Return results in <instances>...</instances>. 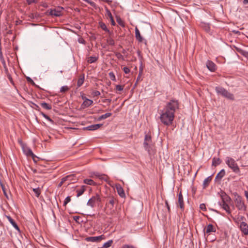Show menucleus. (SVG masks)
Returning a JSON list of instances; mask_svg holds the SVG:
<instances>
[{
    "label": "nucleus",
    "instance_id": "obj_18",
    "mask_svg": "<svg viewBox=\"0 0 248 248\" xmlns=\"http://www.w3.org/2000/svg\"><path fill=\"white\" fill-rule=\"evenodd\" d=\"M220 205L222 207V208L226 211V212L228 214L231 213V211L230 210V207L228 205V204L224 202V201H222V202L220 203Z\"/></svg>",
    "mask_w": 248,
    "mask_h": 248
},
{
    "label": "nucleus",
    "instance_id": "obj_59",
    "mask_svg": "<svg viewBox=\"0 0 248 248\" xmlns=\"http://www.w3.org/2000/svg\"><path fill=\"white\" fill-rule=\"evenodd\" d=\"M205 30L207 31H208L210 30V27L208 25H206L205 26Z\"/></svg>",
    "mask_w": 248,
    "mask_h": 248
},
{
    "label": "nucleus",
    "instance_id": "obj_45",
    "mask_svg": "<svg viewBox=\"0 0 248 248\" xmlns=\"http://www.w3.org/2000/svg\"><path fill=\"white\" fill-rule=\"evenodd\" d=\"M200 208L201 210L203 211H206V205L204 203H202L200 205Z\"/></svg>",
    "mask_w": 248,
    "mask_h": 248
},
{
    "label": "nucleus",
    "instance_id": "obj_1",
    "mask_svg": "<svg viewBox=\"0 0 248 248\" xmlns=\"http://www.w3.org/2000/svg\"><path fill=\"white\" fill-rule=\"evenodd\" d=\"M178 108L179 103L176 100L172 99L167 103L160 114L161 122L165 125H171L174 118V113Z\"/></svg>",
    "mask_w": 248,
    "mask_h": 248
},
{
    "label": "nucleus",
    "instance_id": "obj_50",
    "mask_svg": "<svg viewBox=\"0 0 248 248\" xmlns=\"http://www.w3.org/2000/svg\"><path fill=\"white\" fill-rule=\"evenodd\" d=\"M27 80L28 82L31 83L32 85H35V83L34 82V81L32 80V79L31 78L27 77Z\"/></svg>",
    "mask_w": 248,
    "mask_h": 248
},
{
    "label": "nucleus",
    "instance_id": "obj_64",
    "mask_svg": "<svg viewBox=\"0 0 248 248\" xmlns=\"http://www.w3.org/2000/svg\"><path fill=\"white\" fill-rule=\"evenodd\" d=\"M243 3L245 4H248V0H243Z\"/></svg>",
    "mask_w": 248,
    "mask_h": 248
},
{
    "label": "nucleus",
    "instance_id": "obj_9",
    "mask_svg": "<svg viewBox=\"0 0 248 248\" xmlns=\"http://www.w3.org/2000/svg\"><path fill=\"white\" fill-rule=\"evenodd\" d=\"M178 197V202L177 203V206L179 207L181 210L184 211L185 208V205L183 196L181 190L179 192Z\"/></svg>",
    "mask_w": 248,
    "mask_h": 248
},
{
    "label": "nucleus",
    "instance_id": "obj_20",
    "mask_svg": "<svg viewBox=\"0 0 248 248\" xmlns=\"http://www.w3.org/2000/svg\"><path fill=\"white\" fill-rule=\"evenodd\" d=\"M86 186H82L79 189H78L77 190V196L78 197L82 195L84 191L86 190Z\"/></svg>",
    "mask_w": 248,
    "mask_h": 248
},
{
    "label": "nucleus",
    "instance_id": "obj_21",
    "mask_svg": "<svg viewBox=\"0 0 248 248\" xmlns=\"http://www.w3.org/2000/svg\"><path fill=\"white\" fill-rule=\"evenodd\" d=\"M24 152L27 155L31 156L32 159L34 160V157H36V156L33 154L32 151L31 149H24Z\"/></svg>",
    "mask_w": 248,
    "mask_h": 248
},
{
    "label": "nucleus",
    "instance_id": "obj_24",
    "mask_svg": "<svg viewBox=\"0 0 248 248\" xmlns=\"http://www.w3.org/2000/svg\"><path fill=\"white\" fill-rule=\"evenodd\" d=\"M112 114L111 113H107L105 114L101 115L100 117H99L97 119L98 121H101L102 120L105 119L110 116H111Z\"/></svg>",
    "mask_w": 248,
    "mask_h": 248
},
{
    "label": "nucleus",
    "instance_id": "obj_44",
    "mask_svg": "<svg viewBox=\"0 0 248 248\" xmlns=\"http://www.w3.org/2000/svg\"><path fill=\"white\" fill-rule=\"evenodd\" d=\"M71 201V198L69 196H67L64 200V202H63V205L66 206V204L69 202Z\"/></svg>",
    "mask_w": 248,
    "mask_h": 248
},
{
    "label": "nucleus",
    "instance_id": "obj_15",
    "mask_svg": "<svg viewBox=\"0 0 248 248\" xmlns=\"http://www.w3.org/2000/svg\"><path fill=\"white\" fill-rule=\"evenodd\" d=\"M135 37L136 39L140 43L142 42L144 40L142 37L141 36L140 31L137 27H136L135 28Z\"/></svg>",
    "mask_w": 248,
    "mask_h": 248
},
{
    "label": "nucleus",
    "instance_id": "obj_48",
    "mask_svg": "<svg viewBox=\"0 0 248 248\" xmlns=\"http://www.w3.org/2000/svg\"><path fill=\"white\" fill-rule=\"evenodd\" d=\"M123 71L125 74H128L130 72V69L127 67H124L123 68Z\"/></svg>",
    "mask_w": 248,
    "mask_h": 248
},
{
    "label": "nucleus",
    "instance_id": "obj_13",
    "mask_svg": "<svg viewBox=\"0 0 248 248\" xmlns=\"http://www.w3.org/2000/svg\"><path fill=\"white\" fill-rule=\"evenodd\" d=\"M225 174V171L224 169L221 170L216 175L215 180L220 181Z\"/></svg>",
    "mask_w": 248,
    "mask_h": 248
},
{
    "label": "nucleus",
    "instance_id": "obj_36",
    "mask_svg": "<svg viewBox=\"0 0 248 248\" xmlns=\"http://www.w3.org/2000/svg\"><path fill=\"white\" fill-rule=\"evenodd\" d=\"M69 88L67 86H62L60 89L61 93H65L69 90Z\"/></svg>",
    "mask_w": 248,
    "mask_h": 248
},
{
    "label": "nucleus",
    "instance_id": "obj_28",
    "mask_svg": "<svg viewBox=\"0 0 248 248\" xmlns=\"http://www.w3.org/2000/svg\"><path fill=\"white\" fill-rule=\"evenodd\" d=\"M105 10L106 11V14L105 16L107 17V18H109L110 20L113 19V18L110 11L108 9V8L107 7H105Z\"/></svg>",
    "mask_w": 248,
    "mask_h": 248
},
{
    "label": "nucleus",
    "instance_id": "obj_33",
    "mask_svg": "<svg viewBox=\"0 0 248 248\" xmlns=\"http://www.w3.org/2000/svg\"><path fill=\"white\" fill-rule=\"evenodd\" d=\"M33 191L37 197H38L40 196L41 193V190L39 187L36 188H33Z\"/></svg>",
    "mask_w": 248,
    "mask_h": 248
},
{
    "label": "nucleus",
    "instance_id": "obj_31",
    "mask_svg": "<svg viewBox=\"0 0 248 248\" xmlns=\"http://www.w3.org/2000/svg\"><path fill=\"white\" fill-rule=\"evenodd\" d=\"M221 162L219 158H213L212 160V165L216 166L219 165Z\"/></svg>",
    "mask_w": 248,
    "mask_h": 248
},
{
    "label": "nucleus",
    "instance_id": "obj_46",
    "mask_svg": "<svg viewBox=\"0 0 248 248\" xmlns=\"http://www.w3.org/2000/svg\"><path fill=\"white\" fill-rule=\"evenodd\" d=\"M7 75V78L9 80L11 83L13 85H14V81L13 80L11 75L10 74H8V75Z\"/></svg>",
    "mask_w": 248,
    "mask_h": 248
},
{
    "label": "nucleus",
    "instance_id": "obj_39",
    "mask_svg": "<svg viewBox=\"0 0 248 248\" xmlns=\"http://www.w3.org/2000/svg\"><path fill=\"white\" fill-rule=\"evenodd\" d=\"M41 115L45 118H46V120H47L49 122H51L52 123H53L54 122L49 117H48L47 115H46V114L44 113L43 112H41Z\"/></svg>",
    "mask_w": 248,
    "mask_h": 248
},
{
    "label": "nucleus",
    "instance_id": "obj_38",
    "mask_svg": "<svg viewBox=\"0 0 248 248\" xmlns=\"http://www.w3.org/2000/svg\"><path fill=\"white\" fill-rule=\"evenodd\" d=\"M124 85H117L116 86L115 90L116 91H122L124 90Z\"/></svg>",
    "mask_w": 248,
    "mask_h": 248
},
{
    "label": "nucleus",
    "instance_id": "obj_54",
    "mask_svg": "<svg viewBox=\"0 0 248 248\" xmlns=\"http://www.w3.org/2000/svg\"><path fill=\"white\" fill-rule=\"evenodd\" d=\"M141 75H140V72H139V75H138V78H137V81H136V84H136L138 83V82L139 81H140V80H141V79H140V77H141Z\"/></svg>",
    "mask_w": 248,
    "mask_h": 248
},
{
    "label": "nucleus",
    "instance_id": "obj_14",
    "mask_svg": "<svg viewBox=\"0 0 248 248\" xmlns=\"http://www.w3.org/2000/svg\"><path fill=\"white\" fill-rule=\"evenodd\" d=\"M204 232H215L216 229L212 224H210L208 225L206 228H203Z\"/></svg>",
    "mask_w": 248,
    "mask_h": 248
},
{
    "label": "nucleus",
    "instance_id": "obj_37",
    "mask_svg": "<svg viewBox=\"0 0 248 248\" xmlns=\"http://www.w3.org/2000/svg\"><path fill=\"white\" fill-rule=\"evenodd\" d=\"M108 76L111 80H112V81H116V77L113 72H109L108 73Z\"/></svg>",
    "mask_w": 248,
    "mask_h": 248
},
{
    "label": "nucleus",
    "instance_id": "obj_53",
    "mask_svg": "<svg viewBox=\"0 0 248 248\" xmlns=\"http://www.w3.org/2000/svg\"><path fill=\"white\" fill-rule=\"evenodd\" d=\"M204 237H206V239H210L209 236L211 234H212L213 233H204Z\"/></svg>",
    "mask_w": 248,
    "mask_h": 248
},
{
    "label": "nucleus",
    "instance_id": "obj_17",
    "mask_svg": "<svg viewBox=\"0 0 248 248\" xmlns=\"http://www.w3.org/2000/svg\"><path fill=\"white\" fill-rule=\"evenodd\" d=\"M240 228L242 232H248V225L246 223L241 222Z\"/></svg>",
    "mask_w": 248,
    "mask_h": 248
},
{
    "label": "nucleus",
    "instance_id": "obj_56",
    "mask_svg": "<svg viewBox=\"0 0 248 248\" xmlns=\"http://www.w3.org/2000/svg\"><path fill=\"white\" fill-rule=\"evenodd\" d=\"M243 56L246 57L248 60V51H245Z\"/></svg>",
    "mask_w": 248,
    "mask_h": 248
},
{
    "label": "nucleus",
    "instance_id": "obj_60",
    "mask_svg": "<svg viewBox=\"0 0 248 248\" xmlns=\"http://www.w3.org/2000/svg\"><path fill=\"white\" fill-rule=\"evenodd\" d=\"M110 21H111V25L112 26H115V22L113 18L111 20H110Z\"/></svg>",
    "mask_w": 248,
    "mask_h": 248
},
{
    "label": "nucleus",
    "instance_id": "obj_6",
    "mask_svg": "<svg viewBox=\"0 0 248 248\" xmlns=\"http://www.w3.org/2000/svg\"><path fill=\"white\" fill-rule=\"evenodd\" d=\"M152 137L150 135H145L143 145L145 149L150 154V149L152 146Z\"/></svg>",
    "mask_w": 248,
    "mask_h": 248
},
{
    "label": "nucleus",
    "instance_id": "obj_7",
    "mask_svg": "<svg viewBox=\"0 0 248 248\" xmlns=\"http://www.w3.org/2000/svg\"><path fill=\"white\" fill-rule=\"evenodd\" d=\"M63 8L62 7H58L54 9H50L49 12V15L54 16H60L62 15V11Z\"/></svg>",
    "mask_w": 248,
    "mask_h": 248
},
{
    "label": "nucleus",
    "instance_id": "obj_58",
    "mask_svg": "<svg viewBox=\"0 0 248 248\" xmlns=\"http://www.w3.org/2000/svg\"><path fill=\"white\" fill-rule=\"evenodd\" d=\"M4 59V57L3 56L1 50L0 48V60H2V59Z\"/></svg>",
    "mask_w": 248,
    "mask_h": 248
},
{
    "label": "nucleus",
    "instance_id": "obj_29",
    "mask_svg": "<svg viewBox=\"0 0 248 248\" xmlns=\"http://www.w3.org/2000/svg\"><path fill=\"white\" fill-rule=\"evenodd\" d=\"M99 24L100 27L103 30H104V31H105L106 32H109V30L108 29V28L107 27V26L106 25V24L104 23L100 22Z\"/></svg>",
    "mask_w": 248,
    "mask_h": 248
},
{
    "label": "nucleus",
    "instance_id": "obj_19",
    "mask_svg": "<svg viewBox=\"0 0 248 248\" xmlns=\"http://www.w3.org/2000/svg\"><path fill=\"white\" fill-rule=\"evenodd\" d=\"M116 189L118 194L121 197H124L125 196V193L123 188L120 186H116Z\"/></svg>",
    "mask_w": 248,
    "mask_h": 248
},
{
    "label": "nucleus",
    "instance_id": "obj_41",
    "mask_svg": "<svg viewBox=\"0 0 248 248\" xmlns=\"http://www.w3.org/2000/svg\"><path fill=\"white\" fill-rule=\"evenodd\" d=\"M1 188H2V191H3V194L4 195V196L7 198L8 199V194L7 193V192H6V188L5 187V186L1 184Z\"/></svg>",
    "mask_w": 248,
    "mask_h": 248
},
{
    "label": "nucleus",
    "instance_id": "obj_12",
    "mask_svg": "<svg viewBox=\"0 0 248 248\" xmlns=\"http://www.w3.org/2000/svg\"><path fill=\"white\" fill-rule=\"evenodd\" d=\"M93 103V101L89 99H86L81 104V108H85L91 106Z\"/></svg>",
    "mask_w": 248,
    "mask_h": 248
},
{
    "label": "nucleus",
    "instance_id": "obj_2",
    "mask_svg": "<svg viewBox=\"0 0 248 248\" xmlns=\"http://www.w3.org/2000/svg\"><path fill=\"white\" fill-rule=\"evenodd\" d=\"M215 90L218 94L221 95L224 97L231 100H233L234 99L233 94L229 92L226 89L223 87H216Z\"/></svg>",
    "mask_w": 248,
    "mask_h": 248
},
{
    "label": "nucleus",
    "instance_id": "obj_42",
    "mask_svg": "<svg viewBox=\"0 0 248 248\" xmlns=\"http://www.w3.org/2000/svg\"><path fill=\"white\" fill-rule=\"evenodd\" d=\"M117 21L118 23V24L121 25L122 27L124 26V24L123 21L121 19L120 17H117Z\"/></svg>",
    "mask_w": 248,
    "mask_h": 248
},
{
    "label": "nucleus",
    "instance_id": "obj_35",
    "mask_svg": "<svg viewBox=\"0 0 248 248\" xmlns=\"http://www.w3.org/2000/svg\"><path fill=\"white\" fill-rule=\"evenodd\" d=\"M231 201V198L228 195H225L224 197H222V201L225 202H230Z\"/></svg>",
    "mask_w": 248,
    "mask_h": 248
},
{
    "label": "nucleus",
    "instance_id": "obj_47",
    "mask_svg": "<svg viewBox=\"0 0 248 248\" xmlns=\"http://www.w3.org/2000/svg\"><path fill=\"white\" fill-rule=\"evenodd\" d=\"M165 205L167 208L168 211L170 213V206L169 204V202H168V201L165 200Z\"/></svg>",
    "mask_w": 248,
    "mask_h": 248
},
{
    "label": "nucleus",
    "instance_id": "obj_57",
    "mask_svg": "<svg viewBox=\"0 0 248 248\" xmlns=\"http://www.w3.org/2000/svg\"><path fill=\"white\" fill-rule=\"evenodd\" d=\"M0 61L1 62V63H2L3 67L5 66H6V62H5V61L4 60V59L0 60Z\"/></svg>",
    "mask_w": 248,
    "mask_h": 248
},
{
    "label": "nucleus",
    "instance_id": "obj_5",
    "mask_svg": "<svg viewBox=\"0 0 248 248\" xmlns=\"http://www.w3.org/2000/svg\"><path fill=\"white\" fill-rule=\"evenodd\" d=\"M234 202L236 207L239 210L245 211L246 210V206L245 205L241 196L239 195L236 196Z\"/></svg>",
    "mask_w": 248,
    "mask_h": 248
},
{
    "label": "nucleus",
    "instance_id": "obj_51",
    "mask_svg": "<svg viewBox=\"0 0 248 248\" xmlns=\"http://www.w3.org/2000/svg\"><path fill=\"white\" fill-rule=\"evenodd\" d=\"M26 1L29 5L31 4L32 3L36 2V1L35 0H26Z\"/></svg>",
    "mask_w": 248,
    "mask_h": 248
},
{
    "label": "nucleus",
    "instance_id": "obj_49",
    "mask_svg": "<svg viewBox=\"0 0 248 248\" xmlns=\"http://www.w3.org/2000/svg\"><path fill=\"white\" fill-rule=\"evenodd\" d=\"M92 95L94 96H97L100 95V93L98 91H94L93 92Z\"/></svg>",
    "mask_w": 248,
    "mask_h": 248
},
{
    "label": "nucleus",
    "instance_id": "obj_23",
    "mask_svg": "<svg viewBox=\"0 0 248 248\" xmlns=\"http://www.w3.org/2000/svg\"><path fill=\"white\" fill-rule=\"evenodd\" d=\"M211 180H212V176H209L207 178H206L205 179H204L203 183V187L205 188L206 187H207L208 186L209 183L211 181Z\"/></svg>",
    "mask_w": 248,
    "mask_h": 248
},
{
    "label": "nucleus",
    "instance_id": "obj_4",
    "mask_svg": "<svg viewBox=\"0 0 248 248\" xmlns=\"http://www.w3.org/2000/svg\"><path fill=\"white\" fill-rule=\"evenodd\" d=\"M101 201V199L98 194L92 196L88 201L87 205L93 208L96 204H99Z\"/></svg>",
    "mask_w": 248,
    "mask_h": 248
},
{
    "label": "nucleus",
    "instance_id": "obj_10",
    "mask_svg": "<svg viewBox=\"0 0 248 248\" xmlns=\"http://www.w3.org/2000/svg\"><path fill=\"white\" fill-rule=\"evenodd\" d=\"M207 68L211 71L214 72L217 69V66L214 62L211 61H207L206 62Z\"/></svg>",
    "mask_w": 248,
    "mask_h": 248
},
{
    "label": "nucleus",
    "instance_id": "obj_8",
    "mask_svg": "<svg viewBox=\"0 0 248 248\" xmlns=\"http://www.w3.org/2000/svg\"><path fill=\"white\" fill-rule=\"evenodd\" d=\"M105 238L106 237L104 235H101L98 236L87 237L85 238V240L88 242H99Z\"/></svg>",
    "mask_w": 248,
    "mask_h": 248
},
{
    "label": "nucleus",
    "instance_id": "obj_62",
    "mask_svg": "<svg viewBox=\"0 0 248 248\" xmlns=\"http://www.w3.org/2000/svg\"><path fill=\"white\" fill-rule=\"evenodd\" d=\"M245 196L247 199V200H248V191H245Z\"/></svg>",
    "mask_w": 248,
    "mask_h": 248
},
{
    "label": "nucleus",
    "instance_id": "obj_34",
    "mask_svg": "<svg viewBox=\"0 0 248 248\" xmlns=\"http://www.w3.org/2000/svg\"><path fill=\"white\" fill-rule=\"evenodd\" d=\"M107 42L109 45L110 46H114L115 45L114 40L110 37H109L107 39Z\"/></svg>",
    "mask_w": 248,
    "mask_h": 248
},
{
    "label": "nucleus",
    "instance_id": "obj_27",
    "mask_svg": "<svg viewBox=\"0 0 248 248\" xmlns=\"http://www.w3.org/2000/svg\"><path fill=\"white\" fill-rule=\"evenodd\" d=\"M84 183L86 184L91 186H95L96 185L95 183L92 179H84Z\"/></svg>",
    "mask_w": 248,
    "mask_h": 248
},
{
    "label": "nucleus",
    "instance_id": "obj_11",
    "mask_svg": "<svg viewBox=\"0 0 248 248\" xmlns=\"http://www.w3.org/2000/svg\"><path fill=\"white\" fill-rule=\"evenodd\" d=\"M103 125V124H95L89 125L88 126L84 128L85 129L90 130V131H93L97 130L100 128Z\"/></svg>",
    "mask_w": 248,
    "mask_h": 248
},
{
    "label": "nucleus",
    "instance_id": "obj_26",
    "mask_svg": "<svg viewBox=\"0 0 248 248\" xmlns=\"http://www.w3.org/2000/svg\"><path fill=\"white\" fill-rule=\"evenodd\" d=\"M42 108H44L47 109V110H50L52 108L51 105L45 103V102H42L40 104Z\"/></svg>",
    "mask_w": 248,
    "mask_h": 248
},
{
    "label": "nucleus",
    "instance_id": "obj_43",
    "mask_svg": "<svg viewBox=\"0 0 248 248\" xmlns=\"http://www.w3.org/2000/svg\"><path fill=\"white\" fill-rule=\"evenodd\" d=\"M143 70V63H142V62L141 61L140 63V67H139L140 75H142Z\"/></svg>",
    "mask_w": 248,
    "mask_h": 248
},
{
    "label": "nucleus",
    "instance_id": "obj_25",
    "mask_svg": "<svg viewBox=\"0 0 248 248\" xmlns=\"http://www.w3.org/2000/svg\"><path fill=\"white\" fill-rule=\"evenodd\" d=\"M112 243L113 240H110L108 242L105 243L102 246V247L99 248H108L112 245Z\"/></svg>",
    "mask_w": 248,
    "mask_h": 248
},
{
    "label": "nucleus",
    "instance_id": "obj_22",
    "mask_svg": "<svg viewBox=\"0 0 248 248\" xmlns=\"http://www.w3.org/2000/svg\"><path fill=\"white\" fill-rule=\"evenodd\" d=\"M84 75L82 74L80 75L79 78L77 82L78 87H80L84 83Z\"/></svg>",
    "mask_w": 248,
    "mask_h": 248
},
{
    "label": "nucleus",
    "instance_id": "obj_52",
    "mask_svg": "<svg viewBox=\"0 0 248 248\" xmlns=\"http://www.w3.org/2000/svg\"><path fill=\"white\" fill-rule=\"evenodd\" d=\"M87 3L93 7H94L95 5V4L94 2L89 0L88 1H87Z\"/></svg>",
    "mask_w": 248,
    "mask_h": 248
},
{
    "label": "nucleus",
    "instance_id": "obj_30",
    "mask_svg": "<svg viewBox=\"0 0 248 248\" xmlns=\"http://www.w3.org/2000/svg\"><path fill=\"white\" fill-rule=\"evenodd\" d=\"M98 59V57L95 56H91L88 58V62L92 63L95 62Z\"/></svg>",
    "mask_w": 248,
    "mask_h": 248
},
{
    "label": "nucleus",
    "instance_id": "obj_55",
    "mask_svg": "<svg viewBox=\"0 0 248 248\" xmlns=\"http://www.w3.org/2000/svg\"><path fill=\"white\" fill-rule=\"evenodd\" d=\"M4 68V71H5V73L6 75H8V74H10L9 73V71H8V68L7 67V66H5L3 67Z\"/></svg>",
    "mask_w": 248,
    "mask_h": 248
},
{
    "label": "nucleus",
    "instance_id": "obj_3",
    "mask_svg": "<svg viewBox=\"0 0 248 248\" xmlns=\"http://www.w3.org/2000/svg\"><path fill=\"white\" fill-rule=\"evenodd\" d=\"M226 163L230 168L232 171L236 173L240 172V169L234 159L230 157H227L226 158Z\"/></svg>",
    "mask_w": 248,
    "mask_h": 248
},
{
    "label": "nucleus",
    "instance_id": "obj_32",
    "mask_svg": "<svg viewBox=\"0 0 248 248\" xmlns=\"http://www.w3.org/2000/svg\"><path fill=\"white\" fill-rule=\"evenodd\" d=\"M115 201H116V199L114 198H113V197L110 198L109 199L108 203L111 205V206L110 207V209H112L113 207L114 204V202H115Z\"/></svg>",
    "mask_w": 248,
    "mask_h": 248
},
{
    "label": "nucleus",
    "instance_id": "obj_61",
    "mask_svg": "<svg viewBox=\"0 0 248 248\" xmlns=\"http://www.w3.org/2000/svg\"><path fill=\"white\" fill-rule=\"evenodd\" d=\"M81 98L83 100H85L86 99H88L84 94H82V95H81Z\"/></svg>",
    "mask_w": 248,
    "mask_h": 248
},
{
    "label": "nucleus",
    "instance_id": "obj_16",
    "mask_svg": "<svg viewBox=\"0 0 248 248\" xmlns=\"http://www.w3.org/2000/svg\"><path fill=\"white\" fill-rule=\"evenodd\" d=\"M7 218L8 221L11 223L13 226L18 232H20V230L18 225L16 223V221L10 217V216H6Z\"/></svg>",
    "mask_w": 248,
    "mask_h": 248
},
{
    "label": "nucleus",
    "instance_id": "obj_40",
    "mask_svg": "<svg viewBox=\"0 0 248 248\" xmlns=\"http://www.w3.org/2000/svg\"><path fill=\"white\" fill-rule=\"evenodd\" d=\"M235 49L238 52H239L240 54H241L242 55H243V54L244 53V52L245 51V50L242 49V48L238 47H236V46H235Z\"/></svg>",
    "mask_w": 248,
    "mask_h": 248
},
{
    "label": "nucleus",
    "instance_id": "obj_63",
    "mask_svg": "<svg viewBox=\"0 0 248 248\" xmlns=\"http://www.w3.org/2000/svg\"><path fill=\"white\" fill-rule=\"evenodd\" d=\"M68 177H69V176H67L66 177L63 178L62 179L61 182H62V183H63V182L66 181L67 178H68Z\"/></svg>",
    "mask_w": 248,
    "mask_h": 248
}]
</instances>
